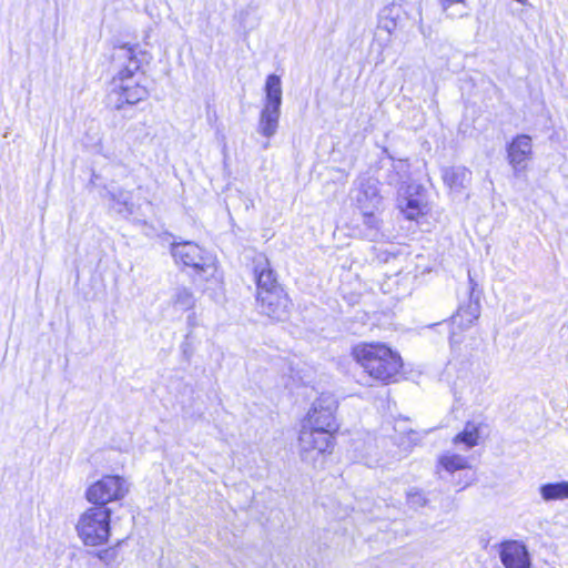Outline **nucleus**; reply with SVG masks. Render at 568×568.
Returning <instances> with one entry per match:
<instances>
[{
    "label": "nucleus",
    "mask_w": 568,
    "mask_h": 568,
    "mask_svg": "<svg viewBox=\"0 0 568 568\" xmlns=\"http://www.w3.org/2000/svg\"><path fill=\"white\" fill-rule=\"evenodd\" d=\"M384 153L387 154L390 163L388 168L384 165L381 168L379 178L383 179L386 184L402 189L409 180V163L406 160L395 161L387 149H384Z\"/></svg>",
    "instance_id": "nucleus-11"
},
{
    "label": "nucleus",
    "mask_w": 568,
    "mask_h": 568,
    "mask_svg": "<svg viewBox=\"0 0 568 568\" xmlns=\"http://www.w3.org/2000/svg\"><path fill=\"white\" fill-rule=\"evenodd\" d=\"M470 171L464 166L447 168L443 172L445 184L452 190H462L470 179Z\"/></svg>",
    "instance_id": "nucleus-16"
},
{
    "label": "nucleus",
    "mask_w": 568,
    "mask_h": 568,
    "mask_svg": "<svg viewBox=\"0 0 568 568\" xmlns=\"http://www.w3.org/2000/svg\"><path fill=\"white\" fill-rule=\"evenodd\" d=\"M356 202L363 212L374 210L378 206L381 196L375 181L362 180L359 182Z\"/></svg>",
    "instance_id": "nucleus-15"
},
{
    "label": "nucleus",
    "mask_w": 568,
    "mask_h": 568,
    "mask_svg": "<svg viewBox=\"0 0 568 568\" xmlns=\"http://www.w3.org/2000/svg\"><path fill=\"white\" fill-rule=\"evenodd\" d=\"M98 558L104 564L109 565L116 558V550L114 548H108L97 552Z\"/></svg>",
    "instance_id": "nucleus-26"
},
{
    "label": "nucleus",
    "mask_w": 568,
    "mask_h": 568,
    "mask_svg": "<svg viewBox=\"0 0 568 568\" xmlns=\"http://www.w3.org/2000/svg\"><path fill=\"white\" fill-rule=\"evenodd\" d=\"M187 323L190 326H194L195 323H194V314H191L187 316Z\"/></svg>",
    "instance_id": "nucleus-27"
},
{
    "label": "nucleus",
    "mask_w": 568,
    "mask_h": 568,
    "mask_svg": "<svg viewBox=\"0 0 568 568\" xmlns=\"http://www.w3.org/2000/svg\"><path fill=\"white\" fill-rule=\"evenodd\" d=\"M111 516L112 510L103 506L90 507L80 516L75 529L85 546L98 547L108 542Z\"/></svg>",
    "instance_id": "nucleus-4"
},
{
    "label": "nucleus",
    "mask_w": 568,
    "mask_h": 568,
    "mask_svg": "<svg viewBox=\"0 0 568 568\" xmlns=\"http://www.w3.org/2000/svg\"><path fill=\"white\" fill-rule=\"evenodd\" d=\"M468 460L466 457L453 454V453H446L438 457L437 463V473L439 474V469L443 468L447 473H455L456 470H462L468 468Z\"/></svg>",
    "instance_id": "nucleus-18"
},
{
    "label": "nucleus",
    "mask_w": 568,
    "mask_h": 568,
    "mask_svg": "<svg viewBox=\"0 0 568 568\" xmlns=\"http://www.w3.org/2000/svg\"><path fill=\"white\" fill-rule=\"evenodd\" d=\"M353 356L373 378L389 382L402 368L400 356L381 343H364L353 348Z\"/></svg>",
    "instance_id": "nucleus-3"
},
{
    "label": "nucleus",
    "mask_w": 568,
    "mask_h": 568,
    "mask_svg": "<svg viewBox=\"0 0 568 568\" xmlns=\"http://www.w3.org/2000/svg\"><path fill=\"white\" fill-rule=\"evenodd\" d=\"M338 403L331 393H322L312 404L302 422L298 436L301 459L313 467L320 458L332 454L338 430L335 413Z\"/></svg>",
    "instance_id": "nucleus-1"
},
{
    "label": "nucleus",
    "mask_w": 568,
    "mask_h": 568,
    "mask_svg": "<svg viewBox=\"0 0 568 568\" xmlns=\"http://www.w3.org/2000/svg\"><path fill=\"white\" fill-rule=\"evenodd\" d=\"M479 430L475 424L467 423L464 430L454 437V444H464L471 448L478 444Z\"/></svg>",
    "instance_id": "nucleus-23"
},
{
    "label": "nucleus",
    "mask_w": 568,
    "mask_h": 568,
    "mask_svg": "<svg viewBox=\"0 0 568 568\" xmlns=\"http://www.w3.org/2000/svg\"><path fill=\"white\" fill-rule=\"evenodd\" d=\"M256 302L260 313L274 321H285L290 316L292 302L283 286L263 291Z\"/></svg>",
    "instance_id": "nucleus-7"
},
{
    "label": "nucleus",
    "mask_w": 568,
    "mask_h": 568,
    "mask_svg": "<svg viewBox=\"0 0 568 568\" xmlns=\"http://www.w3.org/2000/svg\"><path fill=\"white\" fill-rule=\"evenodd\" d=\"M172 305L180 311H189L195 305V298L191 290L176 287L172 297Z\"/></svg>",
    "instance_id": "nucleus-21"
},
{
    "label": "nucleus",
    "mask_w": 568,
    "mask_h": 568,
    "mask_svg": "<svg viewBox=\"0 0 568 568\" xmlns=\"http://www.w3.org/2000/svg\"><path fill=\"white\" fill-rule=\"evenodd\" d=\"M254 276L256 281V296H261L263 291H273L275 287H282L277 282L274 271L271 268L268 260L260 255L254 260Z\"/></svg>",
    "instance_id": "nucleus-13"
},
{
    "label": "nucleus",
    "mask_w": 568,
    "mask_h": 568,
    "mask_svg": "<svg viewBox=\"0 0 568 568\" xmlns=\"http://www.w3.org/2000/svg\"><path fill=\"white\" fill-rule=\"evenodd\" d=\"M468 281H469V302L467 306L460 305L458 307L457 314L453 317V321L455 324L458 323V320H460L459 324L466 323L467 326L473 324L475 320L479 316V300H480V293L476 291L477 284L475 283L470 271H468Z\"/></svg>",
    "instance_id": "nucleus-14"
},
{
    "label": "nucleus",
    "mask_w": 568,
    "mask_h": 568,
    "mask_svg": "<svg viewBox=\"0 0 568 568\" xmlns=\"http://www.w3.org/2000/svg\"><path fill=\"white\" fill-rule=\"evenodd\" d=\"M171 254L176 263L192 267L195 272H206L211 267L210 257L204 255V251L193 242L172 243Z\"/></svg>",
    "instance_id": "nucleus-8"
},
{
    "label": "nucleus",
    "mask_w": 568,
    "mask_h": 568,
    "mask_svg": "<svg viewBox=\"0 0 568 568\" xmlns=\"http://www.w3.org/2000/svg\"><path fill=\"white\" fill-rule=\"evenodd\" d=\"M398 206L407 220H417L424 214V210L426 207L419 199L414 196H405L400 199Z\"/></svg>",
    "instance_id": "nucleus-20"
},
{
    "label": "nucleus",
    "mask_w": 568,
    "mask_h": 568,
    "mask_svg": "<svg viewBox=\"0 0 568 568\" xmlns=\"http://www.w3.org/2000/svg\"><path fill=\"white\" fill-rule=\"evenodd\" d=\"M112 58L120 70L113 79L109 102L120 110L124 104H135L144 100L149 92L144 85L135 82L133 77L146 60L148 53L138 45L122 44L114 49Z\"/></svg>",
    "instance_id": "nucleus-2"
},
{
    "label": "nucleus",
    "mask_w": 568,
    "mask_h": 568,
    "mask_svg": "<svg viewBox=\"0 0 568 568\" xmlns=\"http://www.w3.org/2000/svg\"><path fill=\"white\" fill-rule=\"evenodd\" d=\"M110 199L113 202V209L119 213L123 214H132L133 213V203L131 201V196L128 192L123 190H119L116 192H109Z\"/></svg>",
    "instance_id": "nucleus-22"
},
{
    "label": "nucleus",
    "mask_w": 568,
    "mask_h": 568,
    "mask_svg": "<svg viewBox=\"0 0 568 568\" xmlns=\"http://www.w3.org/2000/svg\"><path fill=\"white\" fill-rule=\"evenodd\" d=\"M408 21L407 13L402 6L392 3L384 7L378 14V29L386 31L388 34L387 41L390 37H397L398 32L404 29Z\"/></svg>",
    "instance_id": "nucleus-10"
},
{
    "label": "nucleus",
    "mask_w": 568,
    "mask_h": 568,
    "mask_svg": "<svg viewBox=\"0 0 568 568\" xmlns=\"http://www.w3.org/2000/svg\"><path fill=\"white\" fill-rule=\"evenodd\" d=\"M539 494L546 503L568 499V480L542 484Z\"/></svg>",
    "instance_id": "nucleus-17"
},
{
    "label": "nucleus",
    "mask_w": 568,
    "mask_h": 568,
    "mask_svg": "<svg viewBox=\"0 0 568 568\" xmlns=\"http://www.w3.org/2000/svg\"><path fill=\"white\" fill-rule=\"evenodd\" d=\"M189 352V348H186V343L183 344V353L186 357H190V355L187 354Z\"/></svg>",
    "instance_id": "nucleus-28"
},
{
    "label": "nucleus",
    "mask_w": 568,
    "mask_h": 568,
    "mask_svg": "<svg viewBox=\"0 0 568 568\" xmlns=\"http://www.w3.org/2000/svg\"><path fill=\"white\" fill-rule=\"evenodd\" d=\"M499 557L505 568H530L531 558L527 546L519 540L500 544Z\"/></svg>",
    "instance_id": "nucleus-9"
},
{
    "label": "nucleus",
    "mask_w": 568,
    "mask_h": 568,
    "mask_svg": "<svg viewBox=\"0 0 568 568\" xmlns=\"http://www.w3.org/2000/svg\"><path fill=\"white\" fill-rule=\"evenodd\" d=\"M129 493V484L119 475H106L92 484L85 491L89 503L94 506H103L111 501L123 499Z\"/></svg>",
    "instance_id": "nucleus-6"
},
{
    "label": "nucleus",
    "mask_w": 568,
    "mask_h": 568,
    "mask_svg": "<svg viewBox=\"0 0 568 568\" xmlns=\"http://www.w3.org/2000/svg\"><path fill=\"white\" fill-rule=\"evenodd\" d=\"M440 4H442L443 10L445 12H447V16L450 18L464 17L467 14L465 11H458L457 13L448 12L449 8L454 4H463L464 6L465 0H440Z\"/></svg>",
    "instance_id": "nucleus-25"
},
{
    "label": "nucleus",
    "mask_w": 568,
    "mask_h": 568,
    "mask_svg": "<svg viewBox=\"0 0 568 568\" xmlns=\"http://www.w3.org/2000/svg\"><path fill=\"white\" fill-rule=\"evenodd\" d=\"M407 503L412 508H420L427 505L428 499L425 494L418 488H410L406 493Z\"/></svg>",
    "instance_id": "nucleus-24"
},
{
    "label": "nucleus",
    "mask_w": 568,
    "mask_h": 568,
    "mask_svg": "<svg viewBox=\"0 0 568 568\" xmlns=\"http://www.w3.org/2000/svg\"><path fill=\"white\" fill-rule=\"evenodd\" d=\"M265 99L260 113L257 131L270 139L275 135L281 115L282 82L276 74H270L265 81Z\"/></svg>",
    "instance_id": "nucleus-5"
},
{
    "label": "nucleus",
    "mask_w": 568,
    "mask_h": 568,
    "mask_svg": "<svg viewBox=\"0 0 568 568\" xmlns=\"http://www.w3.org/2000/svg\"><path fill=\"white\" fill-rule=\"evenodd\" d=\"M532 153L531 138L527 134H519L507 145V159L515 170L525 166Z\"/></svg>",
    "instance_id": "nucleus-12"
},
{
    "label": "nucleus",
    "mask_w": 568,
    "mask_h": 568,
    "mask_svg": "<svg viewBox=\"0 0 568 568\" xmlns=\"http://www.w3.org/2000/svg\"><path fill=\"white\" fill-rule=\"evenodd\" d=\"M363 225L365 227L363 235L368 241L377 242L384 237V234L381 232V221L373 213V210L363 212Z\"/></svg>",
    "instance_id": "nucleus-19"
}]
</instances>
